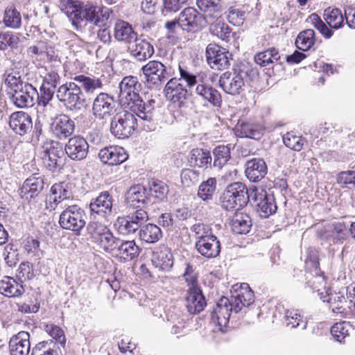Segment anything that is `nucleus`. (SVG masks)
Masks as SVG:
<instances>
[{"label": "nucleus", "mask_w": 355, "mask_h": 355, "mask_svg": "<svg viewBox=\"0 0 355 355\" xmlns=\"http://www.w3.org/2000/svg\"><path fill=\"white\" fill-rule=\"evenodd\" d=\"M61 10L66 14L76 30L82 28V22L87 21L95 26L99 25L98 7L91 4H83L73 0H61Z\"/></svg>", "instance_id": "nucleus-1"}, {"label": "nucleus", "mask_w": 355, "mask_h": 355, "mask_svg": "<svg viewBox=\"0 0 355 355\" xmlns=\"http://www.w3.org/2000/svg\"><path fill=\"white\" fill-rule=\"evenodd\" d=\"M56 97L70 111L80 110L87 105L83 90L75 81L60 85L56 91Z\"/></svg>", "instance_id": "nucleus-2"}, {"label": "nucleus", "mask_w": 355, "mask_h": 355, "mask_svg": "<svg viewBox=\"0 0 355 355\" xmlns=\"http://www.w3.org/2000/svg\"><path fill=\"white\" fill-rule=\"evenodd\" d=\"M87 230L92 242L100 249L112 255L119 243V237L115 236L105 225L98 222H90L87 226Z\"/></svg>", "instance_id": "nucleus-3"}, {"label": "nucleus", "mask_w": 355, "mask_h": 355, "mask_svg": "<svg viewBox=\"0 0 355 355\" xmlns=\"http://www.w3.org/2000/svg\"><path fill=\"white\" fill-rule=\"evenodd\" d=\"M250 193L241 182H234L227 187L220 197L221 206L227 211L239 210L246 206Z\"/></svg>", "instance_id": "nucleus-4"}, {"label": "nucleus", "mask_w": 355, "mask_h": 355, "mask_svg": "<svg viewBox=\"0 0 355 355\" xmlns=\"http://www.w3.org/2000/svg\"><path fill=\"white\" fill-rule=\"evenodd\" d=\"M137 128V119L135 114L129 111L121 110L111 119L110 130L116 138H128Z\"/></svg>", "instance_id": "nucleus-5"}, {"label": "nucleus", "mask_w": 355, "mask_h": 355, "mask_svg": "<svg viewBox=\"0 0 355 355\" xmlns=\"http://www.w3.org/2000/svg\"><path fill=\"white\" fill-rule=\"evenodd\" d=\"M196 267L188 263L183 275L189 288L186 297L188 311L191 314L200 313V287H198V272Z\"/></svg>", "instance_id": "nucleus-6"}, {"label": "nucleus", "mask_w": 355, "mask_h": 355, "mask_svg": "<svg viewBox=\"0 0 355 355\" xmlns=\"http://www.w3.org/2000/svg\"><path fill=\"white\" fill-rule=\"evenodd\" d=\"M248 73V67L245 65L239 66L232 71L224 72L219 79L220 87L227 94H237L244 85V79Z\"/></svg>", "instance_id": "nucleus-7"}, {"label": "nucleus", "mask_w": 355, "mask_h": 355, "mask_svg": "<svg viewBox=\"0 0 355 355\" xmlns=\"http://www.w3.org/2000/svg\"><path fill=\"white\" fill-rule=\"evenodd\" d=\"M85 214L78 205L68 206L60 215L59 223L62 228L71 230L80 234L85 226Z\"/></svg>", "instance_id": "nucleus-8"}, {"label": "nucleus", "mask_w": 355, "mask_h": 355, "mask_svg": "<svg viewBox=\"0 0 355 355\" xmlns=\"http://www.w3.org/2000/svg\"><path fill=\"white\" fill-rule=\"evenodd\" d=\"M12 103L19 108H28L34 105L38 92L30 83H26L24 87L14 92L7 93Z\"/></svg>", "instance_id": "nucleus-9"}, {"label": "nucleus", "mask_w": 355, "mask_h": 355, "mask_svg": "<svg viewBox=\"0 0 355 355\" xmlns=\"http://www.w3.org/2000/svg\"><path fill=\"white\" fill-rule=\"evenodd\" d=\"M116 105L113 96L101 92L94 99L92 114L96 119H105L114 114L116 112Z\"/></svg>", "instance_id": "nucleus-10"}, {"label": "nucleus", "mask_w": 355, "mask_h": 355, "mask_svg": "<svg viewBox=\"0 0 355 355\" xmlns=\"http://www.w3.org/2000/svg\"><path fill=\"white\" fill-rule=\"evenodd\" d=\"M231 54L225 49L209 44L206 49L207 64L214 69L222 70L230 66Z\"/></svg>", "instance_id": "nucleus-11"}, {"label": "nucleus", "mask_w": 355, "mask_h": 355, "mask_svg": "<svg viewBox=\"0 0 355 355\" xmlns=\"http://www.w3.org/2000/svg\"><path fill=\"white\" fill-rule=\"evenodd\" d=\"M250 196L261 217L268 218L276 212L277 206L275 198L272 195H268L265 190L253 189Z\"/></svg>", "instance_id": "nucleus-12"}, {"label": "nucleus", "mask_w": 355, "mask_h": 355, "mask_svg": "<svg viewBox=\"0 0 355 355\" xmlns=\"http://www.w3.org/2000/svg\"><path fill=\"white\" fill-rule=\"evenodd\" d=\"M49 130L55 138L64 140L73 134L75 122L67 114H58L51 119Z\"/></svg>", "instance_id": "nucleus-13"}, {"label": "nucleus", "mask_w": 355, "mask_h": 355, "mask_svg": "<svg viewBox=\"0 0 355 355\" xmlns=\"http://www.w3.org/2000/svg\"><path fill=\"white\" fill-rule=\"evenodd\" d=\"M165 96L177 107H182L187 98L193 95L192 90L184 88L176 78L170 79L164 87Z\"/></svg>", "instance_id": "nucleus-14"}, {"label": "nucleus", "mask_w": 355, "mask_h": 355, "mask_svg": "<svg viewBox=\"0 0 355 355\" xmlns=\"http://www.w3.org/2000/svg\"><path fill=\"white\" fill-rule=\"evenodd\" d=\"M128 106L131 110L130 112L135 114L141 120L150 122L153 121L155 101L153 98L139 96L128 103Z\"/></svg>", "instance_id": "nucleus-15"}, {"label": "nucleus", "mask_w": 355, "mask_h": 355, "mask_svg": "<svg viewBox=\"0 0 355 355\" xmlns=\"http://www.w3.org/2000/svg\"><path fill=\"white\" fill-rule=\"evenodd\" d=\"M231 294L235 313L239 312L243 307L249 306L254 301V293L247 283L236 284L232 286Z\"/></svg>", "instance_id": "nucleus-16"}, {"label": "nucleus", "mask_w": 355, "mask_h": 355, "mask_svg": "<svg viewBox=\"0 0 355 355\" xmlns=\"http://www.w3.org/2000/svg\"><path fill=\"white\" fill-rule=\"evenodd\" d=\"M146 81L152 85H159L170 76L166 67L159 61L151 60L141 68Z\"/></svg>", "instance_id": "nucleus-17"}, {"label": "nucleus", "mask_w": 355, "mask_h": 355, "mask_svg": "<svg viewBox=\"0 0 355 355\" xmlns=\"http://www.w3.org/2000/svg\"><path fill=\"white\" fill-rule=\"evenodd\" d=\"M64 151L72 160L81 161L86 158L89 151V144L86 139L80 136H74L69 139L65 144Z\"/></svg>", "instance_id": "nucleus-18"}, {"label": "nucleus", "mask_w": 355, "mask_h": 355, "mask_svg": "<svg viewBox=\"0 0 355 355\" xmlns=\"http://www.w3.org/2000/svg\"><path fill=\"white\" fill-rule=\"evenodd\" d=\"M9 127L16 135L25 136L31 132L32 118L25 112H15L9 117Z\"/></svg>", "instance_id": "nucleus-19"}, {"label": "nucleus", "mask_w": 355, "mask_h": 355, "mask_svg": "<svg viewBox=\"0 0 355 355\" xmlns=\"http://www.w3.org/2000/svg\"><path fill=\"white\" fill-rule=\"evenodd\" d=\"M44 182L42 176L33 174L28 178L19 189V193L21 198L30 200L36 198L44 189Z\"/></svg>", "instance_id": "nucleus-20"}, {"label": "nucleus", "mask_w": 355, "mask_h": 355, "mask_svg": "<svg viewBox=\"0 0 355 355\" xmlns=\"http://www.w3.org/2000/svg\"><path fill=\"white\" fill-rule=\"evenodd\" d=\"M128 50L130 55L138 61H145L151 58L155 53L153 45L149 40L137 36L130 44Z\"/></svg>", "instance_id": "nucleus-21"}, {"label": "nucleus", "mask_w": 355, "mask_h": 355, "mask_svg": "<svg viewBox=\"0 0 355 355\" xmlns=\"http://www.w3.org/2000/svg\"><path fill=\"white\" fill-rule=\"evenodd\" d=\"M179 26L188 33H196L200 30V15L198 10L193 7L184 8L178 18Z\"/></svg>", "instance_id": "nucleus-22"}, {"label": "nucleus", "mask_w": 355, "mask_h": 355, "mask_svg": "<svg viewBox=\"0 0 355 355\" xmlns=\"http://www.w3.org/2000/svg\"><path fill=\"white\" fill-rule=\"evenodd\" d=\"M141 252L140 248L134 240L125 241L120 239L119 243L116 245L112 256L125 263L136 259Z\"/></svg>", "instance_id": "nucleus-23"}, {"label": "nucleus", "mask_w": 355, "mask_h": 355, "mask_svg": "<svg viewBox=\"0 0 355 355\" xmlns=\"http://www.w3.org/2000/svg\"><path fill=\"white\" fill-rule=\"evenodd\" d=\"M10 355H28L31 351L30 334L21 331L13 335L9 340Z\"/></svg>", "instance_id": "nucleus-24"}, {"label": "nucleus", "mask_w": 355, "mask_h": 355, "mask_svg": "<svg viewBox=\"0 0 355 355\" xmlns=\"http://www.w3.org/2000/svg\"><path fill=\"white\" fill-rule=\"evenodd\" d=\"M98 157L103 164L114 166L126 161L128 155L123 148L112 146L101 149L98 153Z\"/></svg>", "instance_id": "nucleus-25"}, {"label": "nucleus", "mask_w": 355, "mask_h": 355, "mask_svg": "<svg viewBox=\"0 0 355 355\" xmlns=\"http://www.w3.org/2000/svg\"><path fill=\"white\" fill-rule=\"evenodd\" d=\"M232 311H234L233 302H230L226 297H220L212 313V319H216L220 331H223V327H226L228 324Z\"/></svg>", "instance_id": "nucleus-26"}, {"label": "nucleus", "mask_w": 355, "mask_h": 355, "mask_svg": "<svg viewBox=\"0 0 355 355\" xmlns=\"http://www.w3.org/2000/svg\"><path fill=\"white\" fill-rule=\"evenodd\" d=\"M140 84L137 80V78L135 76H126L122 79L119 83V97L124 104H128L133 99L140 96L138 94Z\"/></svg>", "instance_id": "nucleus-27"}, {"label": "nucleus", "mask_w": 355, "mask_h": 355, "mask_svg": "<svg viewBox=\"0 0 355 355\" xmlns=\"http://www.w3.org/2000/svg\"><path fill=\"white\" fill-rule=\"evenodd\" d=\"M210 229L203 228V232L201 233V255L207 258H214L217 257L220 250V245L216 236L211 233L209 234Z\"/></svg>", "instance_id": "nucleus-28"}, {"label": "nucleus", "mask_w": 355, "mask_h": 355, "mask_svg": "<svg viewBox=\"0 0 355 355\" xmlns=\"http://www.w3.org/2000/svg\"><path fill=\"white\" fill-rule=\"evenodd\" d=\"M25 293V288L20 281L5 276L0 280V294L6 297H20Z\"/></svg>", "instance_id": "nucleus-29"}, {"label": "nucleus", "mask_w": 355, "mask_h": 355, "mask_svg": "<svg viewBox=\"0 0 355 355\" xmlns=\"http://www.w3.org/2000/svg\"><path fill=\"white\" fill-rule=\"evenodd\" d=\"M151 261L154 267L159 271L168 272L173 266V256L166 247L153 252Z\"/></svg>", "instance_id": "nucleus-30"}, {"label": "nucleus", "mask_w": 355, "mask_h": 355, "mask_svg": "<svg viewBox=\"0 0 355 355\" xmlns=\"http://www.w3.org/2000/svg\"><path fill=\"white\" fill-rule=\"evenodd\" d=\"M237 137L259 139L263 133L262 125L251 121L239 120L234 128Z\"/></svg>", "instance_id": "nucleus-31"}, {"label": "nucleus", "mask_w": 355, "mask_h": 355, "mask_svg": "<svg viewBox=\"0 0 355 355\" xmlns=\"http://www.w3.org/2000/svg\"><path fill=\"white\" fill-rule=\"evenodd\" d=\"M267 171L268 167L263 159L253 158L246 162L245 173L251 182H259L265 177Z\"/></svg>", "instance_id": "nucleus-32"}, {"label": "nucleus", "mask_w": 355, "mask_h": 355, "mask_svg": "<svg viewBox=\"0 0 355 355\" xmlns=\"http://www.w3.org/2000/svg\"><path fill=\"white\" fill-rule=\"evenodd\" d=\"M64 153L59 146H51L44 150L43 159L50 170L61 168L64 164Z\"/></svg>", "instance_id": "nucleus-33"}, {"label": "nucleus", "mask_w": 355, "mask_h": 355, "mask_svg": "<svg viewBox=\"0 0 355 355\" xmlns=\"http://www.w3.org/2000/svg\"><path fill=\"white\" fill-rule=\"evenodd\" d=\"M91 211L105 216L110 214L112 209V198L108 191L102 192L89 205Z\"/></svg>", "instance_id": "nucleus-34"}, {"label": "nucleus", "mask_w": 355, "mask_h": 355, "mask_svg": "<svg viewBox=\"0 0 355 355\" xmlns=\"http://www.w3.org/2000/svg\"><path fill=\"white\" fill-rule=\"evenodd\" d=\"M51 194L54 196L53 202H49V207L55 209L56 206L63 201L73 198L71 185L64 182L55 183L51 188Z\"/></svg>", "instance_id": "nucleus-35"}, {"label": "nucleus", "mask_w": 355, "mask_h": 355, "mask_svg": "<svg viewBox=\"0 0 355 355\" xmlns=\"http://www.w3.org/2000/svg\"><path fill=\"white\" fill-rule=\"evenodd\" d=\"M114 38L127 44H131L136 39L137 34L133 31L132 26L128 22L119 20L114 25Z\"/></svg>", "instance_id": "nucleus-36"}, {"label": "nucleus", "mask_w": 355, "mask_h": 355, "mask_svg": "<svg viewBox=\"0 0 355 355\" xmlns=\"http://www.w3.org/2000/svg\"><path fill=\"white\" fill-rule=\"evenodd\" d=\"M73 80L75 83L79 84L80 89L86 94H94L96 91L101 90L103 87L102 80L96 76L78 75L76 76Z\"/></svg>", "instance_id": "nucleus-37"}, {"label": "nucleus", "mask_w": 355, "mask_h": 355, "mask_svg": "<svg viewBox=\"0 0 355 355\" xmlns=\"http://www.w3.org/2000/svg\"><path fill=\"white\" fill-rule=\"evenodd\" d=\"M230 226L236 234H247L252 227V220L247 214L236 212L231 220Z\"/></svg>", "instance_id": "nucleus-38"}, {"label": "nucleus", "mask_w": 355, "mask_h": 355, "mask_svg": "<svg viewBox=\"0 0 355 355\" xmlns=\"http://www.w3.org/2000/svg\"><path fill=\"white\" fill-rule=\"evenodd\" d=\"M127 202L132 207H139V204H147L148 199L146 195V189L141 184L131 187L125 195Z\"/></svg>", "instance_id": "nucleus-39"}, {"label": "nucleus", "mask_w": 355, "mask_h": 355, "mask_svg": "<svg viewBox=\"0 0 355 355\" xmlns=\"http://www.w3.org/2000/svg\"><path fill=\"white\" fill-rule=\"evenodd\" d=\"M139 239L146 243H155L162 237L160 227L155 224L143 225L139 231Z\"/></svg>", "instance_id": "nucleus-40"}, {"label": "nucleus", "mask_w": 355, "mask_h": 355, "mask_svg": "<svg viewBox=\"0 0 355 355\" xmlns=\"http://www.w3.org/2000/svg\"><path fill=\"white\" fill-rule=\"evenodd\" d=\"M220 0H201V18L205 24H209L211 19L216 17L215 14L220 10Z\"/></svg>", "instance_id": "nucleus-41"}, {"label": "nucleus", "mask_w": 355, "mask_h": 355, "mask_svg": "<svg viewBox=\"0 0 355 355\" xmlns=\"http://www.w3.org/2000/svg\"><path fill=\"white\" fill-rule=\"evenodd\" d=\"M59 347L53 340L41 341L32 348L31 355H59Z\"/></svg>", "instance_id": "nucleus-42"}, {"label": "nucleus", "mask_w": 355, "mask_h": 355, "mask_svg": "<svg viewBox=\"0 0 355 355\" xmlns=\"http://www.w3.org/2000/svg\"><path fill=\"white\" fill-rule=\"evenodd\" d=\"M279 59V53L278 50L275 48L268 49L263 52H259L254 56L256 63L263 67L277 62Z\"/></svg>", "instance_id": "nucleus-43"}, {"label": "nucleus", "mask_w": 355, "mask_h": 355, "mask_svg": "<svg viewBox=\"0 0 355 355\" xmlns=\"http://www.w3.org/2000/svg\"><path fill=\"white\" fill-rule=\"evenodd\" d=\"M315 41L314 31L312 29H306L298 34L295 40V44L299 49L306 51L313 46Z\"/></svg>", "instance_id": "nucleus-44"}, {"label": "nucleus", "mask_w": 355, "mask_h": 355, "mask_svg": "<svg viewBox=\"0 0 355 355\" xmlns=\"http://www.w3.org/2000/svg\"><path fill=\"white\" fill-rule=\"evenodd\" d=\"M309 286H310L313 291H316L319 295L322 294V290L325 289L326 280L322 274L320 273V269L311 271L306 276Z\"/></svg>", "instance_id": "nucleus-45"}, {"label": "nucleus", "mask_w": 355, "mask_h": 355, "mask_svg": "<svg viewBox=\"0 0 355 355\" xmlns=\"http://www.w3.org/2000/svg\"><path fill=\"white\" fill-rule=\"evenodd\" d=\"M149 191L152 197L158 202L166 199L168 193L167 184L160 180H152L149 182Z\"/></svg>", "instance_id": "nucleus-46"}, {"label": "nucleus", "mask_w": 355, "mask_h": 355, "mask_svg": "<svg viewBox=\"0 0 355 355\" xmlns=\"http://www.w3.org/2000/svg\"><path fill=\"white\" fill-rule=\"evenodd\" d=\"M327 302L329 303L332 312L340 314L342 317H345L349 312L345 306L347 300L343 295L339 293L330 295Z\"/></svg>", "instance_id": "nucleus-47"}, {"label": "nucleus", "mask_w": 355, "mask_h": 355, "mask_svg": "<svg viewBox=\"0 0 355 355\" xmlns=\"http://www.w3.org/2000/svg\"><path fill=\"white\" fill-rule=\"evenodd\" d=\"M324 19L327 24L332 28L338 29L343 24V16L338 8H328L324 11Z\"/></svg>", "instance_id": "nucleus-48"}, {"label": "nucleus", "mask_w": 355, "mask_h": 355, "mask_svg": "<svg viewBox=\"0 0 355 355\" xmlns=\"http://www.w3.org/2000/svg\"><path fill=\"white\" fill-rule=\"evenodd\" d=\"M3 23L9 28H19L21 23L20 12L15 8H7L4 12Z\"/></svg>", "instance_id": "nucleus-49"}, {"label": "nucleus", "mask_w": 355, "mask_h": 355, "mask_svg": "<svg viewBox=\"0 0 355 355\" xmlns=\"http://www.w3.org/2000/svg\"><path fill=\"white\" fill-rule=\"evenodd\" d=\"M217 181L215 178H208L201 182V200L209 202L216 193Z\"/></svg>", "instance_id": "nucleus-50"}, {"label": "nucleus", "mask_w": 355, "mask_h": 355, "mask_svg": "<svg viewBox=\"0 0 355 355\" xmlns=\"http://www.w3.org/2000/svg\"><path fill=\"white\" fill-rule=\"evenodd\" d=\"M115 226L118 232L124 235L134 234L137 230L139 231V228L137 227V225L133 222H131L130 217H127V216L118 217Z\"/></svg>", "instance_id": "nucleus-51"}, {"label": "nucleus", "mask_w": 355, "mask_h": 355, "mask_svg": "<svg viewBox=\"0 0 355 355\" xmlns=\"http://www.w3.org/2000/svg\"><path fill=\"white\" fill-rule=\"evenodd\" d=\"M214 166L221 168L230 159V148L225 146H218L214 150Z\"/></svg>", "instance_id": "nucleus-52"}, {"label": "nucleus", "mask_w": 355, "mask_h": 355, "mask_svg": "<svg viewBox=\"0 0 355 355\" xmlns=\"http://www.w3.org/2000/svg\"><path fill=\"white\" fill-rule=\"evenodd\" d=\"M285 318L287 326L291 328L300 327L304 329L306 327L307 322L303 319L297 310L287 311L285 313Z\"/></svg>", "instance_id": "nucleus-53"}, {"label": "nucleus", "mask_w": 355, "mask_h": 355, "mask_svg": "<svg viewBox=\"0 0 355 355\" xmlns=\"http://www.w3.org/2000/svg\"><path fill=\"white\" fill-rule=\"evenodd\" d=\"M209 31L211 33L218 38L225 40H227L230 35V29L229 26L220 20H216L214 22H209Z\"/></svg>", "instance_id": "nucleus-54"}, {"label": "nucleus", "mask_w": 355, "mask_h": 355, "mask_svg": "<svg viewBox=\"0 0 355 355\" xmlns=\"http://www.w3.org/2000/svg\"><path fill=\"white\" fill-rule=\"evenodd\" d=\"M283 141L286 146L295 151L301 150L304 144V139L301 136L296 135L293 132L284 135Z\"/></svg>", "instance_id": "nucleus-55"}, {"label": "nucleus", "mask_w": 355, "mask_h": 355, "mask_svg": "<svg viewBox=\"0 0 355 355\" xmlns=\"http://www.w3.org/2000/svg\"><path fill=\"white\" fill-rule=\"evenodd\" d=\"M35 276L33 265L30 262H22L17 270L16 277L22 284L31 280Z\"/></svg>", "instance_id": "nucleus-56"}, {"label": "nucleus", "mask_w": 355, "mask_h": 355, "mask_svg": "<svg viewBox=\"0 0 355 355\" xmlns=\"http://www.w3.org/2000/svg\"><path fill=\"white\" fill-rule=\"evenodd\" d=\"M201 96L214 106H220L221 96L220 93L212 87L201 85Z\"/></svg>", "instance_id": "nucleus-57"}, {"label": "nucleus", "mask_w": 355, "mask_h": 355, "mask_svg": "<svg viewBox=\"0 0 355 355\" xmlns=\"http://www.w3.org/2000/svg\"><path fill=\"white\" fill-rule=\"evenodd\" d=\"M19 42L17 35L9 33H0V50L5 51L8 48L17 49Z\"/></svg>", "instance_id": "nucleus-58"}, {"label": "nucleus", "mask_w": 355, "mask_h": 355, "mask_svg": "<svg viewBox=\"0 0 355 355\" xmlns=\"http://www.w3.org/2000/svg\"><path fill=\"white\" fill-rule=\"evenodd\" d=\"M4 260L6 265L9 267L15 266L19 261V252L16 246L9 243L3 249Z\"/></svg>", "instance_id": "nucleus-59"}, {"label": "nucleus", "mask_w": 355, "mask_h": 355, "mask_svg": "<svg viewBox=\"0 0 355 355\" xmlns=\"http://www.w3.org/2000/svg\"><path fill=\"white\" fill-rule=\"evenodd\" d=\"M338 184L341 187H347L349 184H355V169L344 171L338 173L336 176Z\"/></svg>", "instance_id": "nucleus-60"}, {"label": "nucleus", "mask_w": 355, "mask_h": 355, "mask_svg": "<svg viewBox=\"0 0 355 355\" xmlns=\"http://www.w3.org/2000/svg\"><path fill=\"white\" fill-rule=\"evenodd\" d=\"M182 182L186 187H191L199 180V171L196 168H186L181 173Z\"/></svg>", "instance_id": "nucleus-61"}, {"label": "nucleus", "mask_w": 355, "mask_h": 355, "mask_svg": "<svg viewBox=\"0 0 355 355\" xmlns=\"http://www.w3.org/2000/svg\"><path fill=\"white\" fill-rule=\"evenodd\" d=\"M309 21L311 24L326 38H330L331 37L333 32L326 26L317 14H311L309 16Z\"/></svg>", "instance_id": "nucleus-62"}, {"label": "nucleus", "mask_w": 355, "mask_h": 355, "mask_svg": "<svg viewBox=\"0 0 355 355\" xmlns=\"http://www.w3.org/2000/svg\"><path fill=\"white\" fill-rule=\"evenodd\" d=\"M24 83L19 73L12 72L6 75L5 84L10 88L9 92H14L24 86Z\"/></svg>", "instance_id": "nucleus-63"}, {"label": "nucleus", "mask_w": 355, "mask_h": 355, "mask_svg": "<svg viewBox=\"0 0 355 355\" xmlns=\"http://www.w3.org/2000/svg\"><path fill=\"white\" fill-rule=\"evenodd\" d=\"M55 89L50 86L42 84L40 87V94H38L36 101L39 105L46 106L53 98L55 94Z\"/></svg>", "instance_id": "nucleus-64"}]
</instances>
